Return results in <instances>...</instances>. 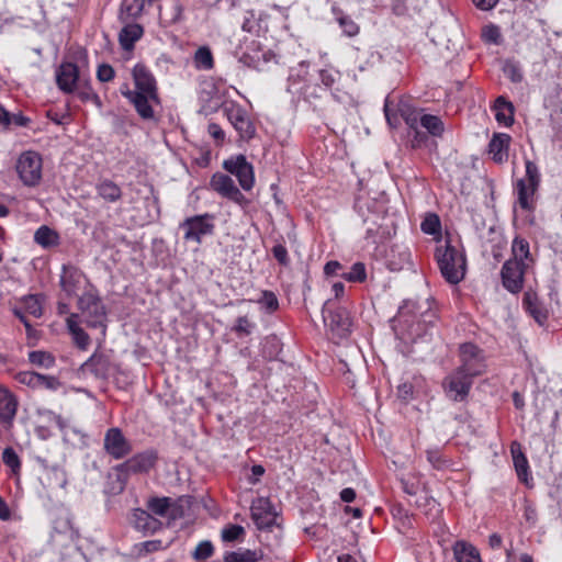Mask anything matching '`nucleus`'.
I'll list each match as a JSON object with an SVG mask.
<instances>
[{"label":"nucleus","instance_id":"nucleus-12","mask_svg":"<svg viewBox=\"0 0 562 562\" xmlns=\"http://www.w3.org/2000/svg\"><path fill=\"white\" fill-rule=\"evenodd\" d=\"M525 269V262L513 259L506 260L501 270L504 288L512 293H518L524 285Z\"/></svg>","mask_w":562,"mask_h":562},{"label":"nucleus","instance_id":"nucleus-6","mask_svg":"<svg viewBox=\"0 0 562 562\" xmlns=\"http://www.w3.org/2000/svg\"><path fill=\"white\" fill-rule=\"evenodd\" d=\"M213 218L214 216L209 213L187 217L180 224V228L184 231V240L200 245L203 236L213 234Z\"/></svg>","mask_w":562,"mask_h":562},{"label":"nucleus","instance_id":"nucleus-48","mask_svg":"<svg viewBox=\"0 0 562 562\" xmlns=\"http://www.w3.org/2000/svg\"><path fill=\"white\" fill-rule=\"evenodd\" d=\"M29 360L32 364L49 368L54 364V357L45 351L36 350L29 355Z\"/></svg>","mask_w":562,"mask_h":562},{"label":"nucleus","instance_id":"nucleus-58","mask_svg":"<svg viewBox=\"0 0 562 562\" xmlns=\"http://www.w3.org/2000/svg\"><path fill=\"white\" fill-rule=\"evenodd\" d=\"M20 381L29 385L37 386L41 383L42 374L35 372L21 373Z\"/></svg>","mask_w":562,"mask_h":562},{"label":"nucleus","instance_id":"nucleus-4","mask_svg":"<svg viewBox=\"0 0 562 562\" xmlns=\"http://www.w3.org/2000/svg\"><path fill=\"white\" fill-rule=\"evenodd\" d=\"M15 168L20 179L27 187L38 184L42 179V157L36 151L27 150L22 153Z\"/></svg>","mask_w":562,"mask_h":562},{"label":"nucleus","instance_id":"nucleus-35","mask_svg":"<svg viewBox=\"0 0 562 562\" xmlns=\"http://www.w3.org/2000/svg\"><path fill=\"white\" fill-rule=\"evenodd\" d=\"M262 553L256 550L245 549L226 552L223 557L224 562H258Z\"/></svg>","mask_w":562,"mask_h":562},{"label":"nucleus","instance_id":"nucleus-57","mask_svg":"<svg viewBox=\"0 0 562 562\" xmlns=\"http://www.w3.org/2000/svg\"><path fill=\"white\" fill-rule=\"evenodd\" d=\"M483 36L487 42L497 44L501 38L499 29L495 25L487 26L483 32Z\"/></svg>","mask_w":562,"mask_h":562},{"label":"nucleus","instance_id":"nucleus-38","mask_svg":"<svg viewBox=\"0 0 562 562\" xmlns=\"http://www.w3.org/2000/svg\"><path fill=\"white\" fill-rule=\"evenodd\" d=\"M333 12L337 15V22L345 35L349 37L358 35L360 27L350 16L345 15L342 11L336 7L333 8Z\"/></svg>","mask_w":562,"mask_h":562},{"label":"nucleus","instance_id":"nucleus-21","mask_svg":"<svg viewBox=\"0 0 562 562\" xmlns=\"http://www.w3.org/2000/svg\"><path fill=\"white\" fill-rule=\"evenodd\" d=\"M83 280L85 274L79 268L72 265L63 266L59 284L67 296L75 295Z\"/></svg>","mask_w":562,"mask_h":562},{"label":"nucleus","instance_id":"nucleus-30","mask_svg":"<svg viewBox=\"0 0 562 562\" xmlns=\"http://www.w3.org/2000/svg\"><path fill=\"white\" fill-rule=\"evenodd\" d=\"M462 364L458 368L472 375H477V370L471 367V361L481 356V350L473 344H463L460 347Z\"/></svg>","mask_w":562,"mask_h":562},{"label":"nucleus","instance_id":"nucleus-40","mask_svg":"<svg viewBox=\"0 0 562 562\" xmlns=\"http://www.w3.org/2000/svg\"><path fill=\"white\" fill-rule=\"evenodd\" d=\"M420 125L427 130V132L434 136H441L443 133V123L436 116L430 114H423L419 119Z\"/></svg>","mask_w":562,"mask_h":562},{"label":"nucleus","instance_id":"nucleus-31","mask_svg":"<svg viewBox=\"0 0 562 562\" xmlns=\"http://www.w3.org/2000/svg\"><path fill=\"white\" fill-rule=\"evenodd\" d=\"M145 0H123L120 9V20L127 23L137 19L144 10Z\"/></svg>","mask_w":562,"mask_h":562},{"label":"nucleus","instance_id":"nucleus-44","mask_svg":"<svg viewBox=\"0 0 562 562\" xmlns=\"http://www.w3.org/2000/svg\"><path fill=\"white\" fill-rule=\"evenodd\" d=\"M22 308L29 315L41 317L43 314L42 304L36 295H27L22 299Z\"/></svg>","mask_w":562,"mask_h":562},{"label":"nucleus","instance_id":"nucleus-34","mask_svg":"<svg viewBox=\"0 0 562 562\" xmlns=\"http://www.w3.org/2000/svg\"><path fill=\"white\" fill-rule=\"evenodd\" d=\"M510 452L513 456L514 465L517 472V475L520 480H527L528 472V460L524 452L521 451V447L518 442L514 441L510 446Z\"/></svg>","mask_w":562,"mask_h":562},{"label":"nucleus","instance_id":"nucleus-13","mask_svg":"<svg viewBox=\"0 0 562 562\" xmlns=\"http://www.w3.org/2000/svg\"><path fill=\"white\" fill-rule=\"evenodd\" d=\"M105 452L115 460L125 458L132 452L130 441L124 437L120 428L113 427L106 430L103 439Z\"/></svg>","mask_w":562,"mask_h":562},{"label":"nucleus","instance_id":"nucleus-62","mask_svg":"<svg viewBox=\"0 0 562 562\" xmlns=\"http://www.w3.org/2000/svg\"><path fill=\"white\" fill-rule=\"evenodd\" d=\"M392 12L398 16L405 15L407 12V7L405 4V0H393Z\"/></svg>","mask_w":562,"mask_h":562},{"label":"nucleus","instance_id":"nucleus-63","mask_svg":"<svg viewBox=\"0 0 562 562\" xmlns=\"http://www.w3.org/2000/svg\"><path fill=\"white\" fill-rule=\"evenodd\" d=\"M78 97L82 101H89L93 100L95 102H99V97L97 93H94L90 88H85L78 91Z\"/></svg>","mask_w":562,"mask_h":562},{"label":"nucleus","instance_id":"nucleus-46","mask_svg":"<svg viewBox=\"0 0 562 562\" xmlns=\"http://www.w3.org/2000/svg\"><path fill=\"white\" fill-rule=\"evenodd\" d=\"M427 460L436 470L442 471L449 469L452 465L451 461L447 459L439 450H428Z\"/></svg>","mask_w":562,"mask_h":562},{"label":"nucleus","instance_id":"nucleus-16","mask_svg":"<svg viewBox=\"0 0 562 562\" xmlns=\"http://www.w3.org/2000/svg\"><path fill=\"white\" fill-rule=\"evenodd\" d=\"M251 518L259 529H269L276 524V513L269 498L258 497L250 506Z\"/></svg>","mask_w":562,"mask_h":562},{"label":"nucleus","instance_id":"nucleus-37","mask_svg":"<svg viewBox=\"0 0 562 562\" xmlns=\"http://www.w3.org/2000/svg\"><path fill=\"white\" fill-rule=\"evenodd\" d=\"M524 304L530 315L539 323L543 324L547 319V313L541 308L538 303L536 294L526 293L524 296Z\"/></svg>","mask_w":562,"mask_h":562},{"label":"nucleus","instance_id":"nucleus-45","mask_svg":"<svg viewBox=\"0 0 562 562\" xmlns=\"http://www.w3.org/2000/svg\"><path fill=\"white\" fill-rule=\"evenodd\" d=\"M341 277L349 282H363L367 279L366 266L362 262H356L348 272L341 273Z\"/></svg>","mask_w":562,"mask_h":562},{"label":"nucleus","instance_id":"nucleus-5","mask_svg":"<svg viewBox=\"0 0 562 562\" xmlns=\"http://www.w3.org/2000/svg\"><path fill=\"white\" fill-rule=\"evenodd\" d=\"M355 209L362 216L363 223L370 222L366 231V239L378 244L390 236V233L383 229L382 224L379 223V220H383V217L370 211V202L368 199L358 198L355 202Z\"/></svg>","mask_w":562,"mask_h":562},{"label":"nucleus","instance_id":"nucleus-32","mask_svg":"<svg viewBox=\"0 0 562 562\" xmlns=\"http://www.w3.org/2000/svg\"><path fill=\"white\" fill-rule=\"evenodd\" d=\"M95 189L98 194L106 202L114 203L122 198L121 188L112 180L105 179L100 181Z\"/></svg>","mask_w":562,"mask_h":562},{"label":"nucleus","instance_id":"nucleus-53","mask_svg":"<svg viewBox=\"0 0 562 562\" xmlns=\"http://www.w3.org/2000/svg\"><path fill=\"white\" fill-rule=\"evenodd\" d=\"M254 328V324H251L247 316H239L236 319V324L233 327V330L241 336V335H250L251 330Z\"/></svg>","mask_w":562,"mask_h":562},{"label":"nucleus","instance_id":"nucleus-54","mask_svg":"<svg viewBox=\"0 0 562 562\" xmlns=\"http://www.w3.org/2000/svg\"><path fill=\"white\" fill-rule=\"evenodd\" d=\"M114 77H115V71L111 65L102 64L98 67L97 78L101 82H109V81L113 80Z\"/></svg>","mask_w":562,"mask_h":562},{"label":"nucleus","instance_id":"nucleus-47","mask_svg":"<svg viewBox=\"0 0 562 562\" xmlns=\"http://www.w3.org/2000/svg\"><path fill=\"white\" fill-rule=\"evenodd\" d=\"M420 228L428 235L439 234L441 229L439 216L437 214L429 213L422 222Z\"/></svg>","mask_w":562,"mask_h":562},{"label":"nucleus","instance_id":"nucleus-28","mask_svg":"<svg viewBox=\"0 0 562 562\" xmlns=\"http://www.w3.org/2000/svg\"><path fill=\"white\" fill-rule=\"evenodd\" d=\"M143 32L142 25L127 22L119 34V42L122 48L131 50L135 42L142 37Z\"/></svg>","mask_w":562,"mask_h":562},{"label":"nucleus","instance_id":"nucleus-29","mask_svg":"<svg viewBox=\"0 0 562 562\" xmlns=\"http://www.w3.org/2000/svg\"><path fill=\"white\" fill-rule=\"evenodd\" d=\"M78 314H70L67 318V328L69 333L72 335L75 344L81 350H86L90 344L89 335L79 326L78 324Z\"/></svg>","mask_w":562,"mask_h":562},{"label":"nucleus","instance_id":"nucleus-60","mask_svg":"<svg viewBox=\"0 0 562 562\" xmlns=\"http://www.w3.org/2000/svg\"><path fill=\"white\" fill-rule=\"evenodd\" d=\"M413 394V386L408 383H403L397 387V395L400 398L406 401L411 398Z\"/></svg>","mask_w":562,"mask_h":562},{"label":"nucleus","instance_id":"nucleus-22","mask_svg":"<svg viewBox=\"0 0 562 562\" xmlns=\"http://www.w3.org/2000/svg\"><path fill=\"white\" fill-rule=\"evenodd\" d=\"M80 369L83 373H90L98 379H106L110 374L111 361L108 356L94 352Z\"/></svg>","mask_w":562,"mask_h":562},{"label":"nucleus","instance_id":"nucleus-26","mask_svg":"<svg viewBox=\"0 0 562 562\" xmlns=\"http://www.w3.org/2000/svg\"><path fill=\"white\" fill-rule=\"evenodd\" d=\"M453 558L457 562H482L479 550L465 540H458L452 546Z\"/></svg>","mask_w":562,"mask_h":562},{"label":"nucleus","instance_id":"nucleus-25","mask_svg":"<svg viewBox=\"0 0 562 562\" xmlns=\"http://www.w3.org/2000/svg\"><path fill=\"white\" fill-rule=\"evenodd\" d=\"M512 137L505 133H495L488 144V153L495 162L502 164L508 158Z\"/></svg>","mask_w":562,"mask_h":562},{"label":"nucleus","instance_id":"nucleus-61","mask_svg":"<svg viewBox=\"0 0 562 562\" xmlns=\"http://www.w3.org/2000/svg\"><path fill=\"white\" fill-rule=\"evenodd\" d=\"M342 269V266L338 261H328L324 267V272L326 276H335L338 273L339 270Z\"/></svg>","mask_w":562,"mask_h":562},{"label":"nucleus","instance_id":"nucleus-39","mask_svg":"<svg viewBox=\"0 0 562 562\" xmlns=\"http://www.w3.org/2000/svg\"><path fill=\"white\" fill-rule=\"evenodd\" d=\"M513 260L524 262L530 258V247L527 239L516 236L512 244Z\"/></svg>","mask_w":562,"mask_h":562},{"label":"nucleus","instance_id":"nucleus-7","mask_svg":"<svg viewBox=\"0 0 562 562\" xmlns=\"http://www.w3.org/2000/svg\"><path fill=\"white\" fill-rule=\"evenodd\" d=\"M472 375L465 371L457 369L443 381V387L449 398L454 402H463L469 395L472 386Z\"/></svg>","mask_w":562,"mask_h":562},{"label":"nucleus","instance_id":"nucleus-52","mask_svg":"<svg viewBox=\"0 0 562 562\" xmlns=\"http://www.w3.org/2000/svg\"><path fill=\"white\" fill-rule=\"evenodd\" d=\"M259 303L269 313L276 312L279 307V301L272 291H263Z\"/></svg>","mask_w":562,"mask_h":562},{"label":"nucleus","instance_id":"nucleus-42","mask_svg":"<svg viewBox=\"0 0 562 562\" xmlns=\"http://www.w3.org/2000/svg\"><path fill=\"white\" fill-rule=\"evenodd\" d=\"M398 111L401 113V116L404 119L406 124L415 131L416 136L419 135V132L417 131V126L420 119V113L417 110H412L408 104L402 103L398 108Z\"/></svg>","mask_w":562,"mask_h":562},{"label":"nucleus","instance_id":"nucleus-24","mask_svg":"<svg viewBox=\"0 0 562 562\" xmlns=\"http://www.w3.org/2000/svg\"><path fill=\"white\" fill-rule=\"evenodd\" d=\"M18 411V400L14 394L3 385H0V422L11 425Z\"/></svg>","mask_w":562,"mask_h":562},{"label":"nucleus","instance_id":"nucleus-51","mask_svg":"<svg viewBox=\"0 0 562 562\" xmlns=\"http://www.w3.org/2000/svg\"><path fill=\"white\" fill-rule=\"evenodd\" d=\"M2 461L13 472H16L20 469V467H21L20 458L16 454V452L14 451V449L11 448V447H7L3 450V452H2Z\"/></svg>","mask_w":562,"mask_h":562},{"label":"nucleus","instance_id":"nucleus-17","mask_svg":"<svg viewBox=\"0 0 562 562\" xmlns=\"http://www.w3.org/2000/svg\"><path fill=\"white\" fill-rule=\"evenodd\" d=\"M156 454L151 451H145L134 457L130 458L125 462L115 467V470L119 473H124L127 475L128 473H143L148 472L156 462Z\"/></svg>","mask_w":562,"mask_h":562},{"label":"nucleus","instance_id":"nucleus-50","mask_svg":"<svg viewBox=\"0 0 562 562\" xmlns=\"http://www.w3.org/2000/svg\"><path fill=\"white\" fill-rule=\"evenodd\" d=\"M503 71L505 76L515 83L521 82L524 78L520 66L513 60L505 61Z\"/></svg>","mask_w":562,"mask_h":562},{"label":"nucleus","instance_id":"nucleus-9","mask_svg":"<svg viewBox=\"0 0 562 562\" xmlns=\"http://www.w3.org/2000/svg\"><path fill=\"white\" fill-rule=\"evenodd\" d=\"M323 319L331 334L338 338H346L350 333L351 319L349 313L345 308L331 311L328 302L323 306Z\"/></svg>","mask_w":562,"mask_h":562},{"label":"nucleus","instance_id":"nucleus-3","mask_svg":"<svg viewBox=\"0 0 562 562\" xmlns=\"http://www.w3.org/2000/svg\"><path fill=\"white\" fill-rule=\"evenodd\" d=\"M78 310L82 321L91 328H100L104 336L106 330V311L99 295L86 292L78 299Z\"/></svg>","mask_w":562,"mask_h":562},{"label":"nucleus","instance_id":"nucleus-19","mask_svg":"<svg viewBox=\"0 0 562 562\" xmlns=\"http://www.w3.org/2000/svg\"><path fill=\"white\" fill-rule=\"evenodd\" d=\"M132 75L135 85L133 91L149 93V98L155 99V93H158L157 82L149 69L144 64H136Z\"/></svg>","mask_w":562,"mask_h":562},{"label":"nucleus","instance_id":"nucleus-8","mask_svg":"<svg viewBox=\"0 0 562 562\" xmlns=\"http://www.w3.org/2000/svg\"><path fill=\"white\" fill-rule=\"evenodd\" d=\"M409 317L420 318L425 323H430L435 317V312L431 308L430 300H406L398 310L396 317L397 323H408Z\"/></svg>","mask_w":562,"mask_h":562},{"label":"nucleus","instance_id":"nucleus-1","mask_svg":"<svg viewBox=\"0 0 562 562\" xmlns=\"http://www.w3.org/2000/svg\"><path fill=\"white\" fill-rule=\"evenodd\" d=\"M525 177L515 182L514 190L517 195V204L524 211L532 213L537 205L541 175L538 166L529 159L525 161Z\"/></svg>","mask_w":562,"mask_h":562},{"label":"nucleus","instance_id":"nucleus-64","mask_svg":"<svg viewBox=\"0 0 562 562\" xmlns=\"http://www.w3.org/2000/svg\"><path fill=\"white\" fill-rule=\"evenodd\" d=\"M321 81L326 86V87H331L335 81H336V76L335 74L328 71V70H322L321 74Z\"/></svg>","mask_w":562,"mask_h":562},{"label":"nucleus","instance_id":"nucleus-33","mask_svg":"<svg viewBox=\"0 0 562 562\" xmlns=\"http://www.w3.org/2000/svg\"><path fill=\"white\" fill-rule=\"evenodd\" d=\"M54 530L57 533L65 535L71 542H76L80 538L79 530L75 528L72 520L68 516H60L55 520Z\"/></svg>","mask_w":562,"mask_h":562},{"label":"nucleus","instance_id":"nucleus-41","mask_svg":"<svg viewBox=\"0 0 562 562\" xmlns=\"http://www.w3.org/2000/svg\"><path fill=\"white\" fill-rule=\"evenodd\" d=\"M194 64L196 68L205 70L212 69L214 66V59L211 49L206 46L198 48L194 54Z\"/></svg>","mask_w":562,"mask_h":562},{"label":"nucleus","instance_id":"nucleus-27","mask_svg":"<svg viewBox=\"0 0 562 562\" xmlns=\"http://www.w3.org/2000/svg\"><path fill=\"white\" fill-rule=\"evenodd\" d=\"M493 110L499 124L510 126L514 123V105L505 97L501 95L495 100Z\"/></svg>","mask_w":562,"mask_h":562},{"label":"nucleus","instance_id":"nucleus-10","mask_svg":"<svg viewBox=\"0 0 562 562\" xmlns=\"http://www.w3.org/2000/svg\"><path fill=\"white\" fill-rule=\"evenodd\" d=\"M121 93L134 105L135 111L143 120H153L155 117L153 105L160 102L158 93H155V99H151L149 93L132 91L126 83L121 87Z\"/></svg>","mask_w":562,"mask_h":562},{"label":"nucleus","instance_id":"nucleus-36","mask_svg":"<svg viewBox=\"0 0 562 562\" xmlns=\"http://www.w3.org/2000/svg\"><path fill=\"white\" fill-rule=\"evenodd\" d=\"M34 240L36 244L44 248L58 244V235L55 231L46 225L41 226L34 234Z\"/></svg>","mask_w":562,"mask_h":562},{"label":"nucleus","instance_id":"nucleus-23","mask_svg":"<svg viewBox=\"0 0 562 562\" xmlns=\"http://www.w3.org/2000/svg\"><path fill=\"white\" fill-rule=\"evenodd\" d=\"M79 79L78 66L74 63H64L60 65L56 74V82L58 88L70 93L75 90V87Z\"/></svg>","mask_w":562,"mask_h":562},{"label":"nucleus","instance_id":"nucleus-14","mask_svg":"<svg viewBox=\"0 0 562 562\" xmlns=\"http://www.w3.org/2000/svg\"><path fill=\"white\" fill-rule=\"evenodd\" d=\"M223 167L226 171L237 177L240 187L249 191L255 182L254 168L251 164L246 160V157L238 155L224 161Z\"/></svg>","mask_w":562,"mask_h":562},{"label":"nucleus","instance_id":"nucleus-55","mask_svg":"<svg viewBox=\"0 0 562 562\" xmlns=\"http://www.w3.org/2000/svg\"><path fill=\"white\" fill-rule=\"evenodd\" d=\"M162 548L161 540H148L145 542H142L139 544L138 553L139 554H147L151 552H156Z\"/></svg>","mask_w":562,"mask_h":562},{"label":"nucleus","instance_id":"nucleus-2","mask_svg":"<svg viewBox=\"0 0 562 562\" xmlns=\"http://www.w3.org/2000/svg\"><path fill=\"white\" fill-rule=\"evenodd\" d=\"M436 259L445 280L458 284L465 274V257L450 241L436 249Z\"/></svg>","mask_w":562,"mask_h":562},{"label":"nucleus","instance_id":"nucleus-11","mask_svg":"<svg viewBox=\"0 0 562 562\" xmlns=\"http://www.w3.org/2000/svg\"><path fill=\"white\" fill-rule=\"evenodd\" d=\"M210 186L212 190L243 207L249 204V200L235 186L234 180L225 173H214L211 178Z\"/></svg>","mask_w":562,"mask_h":562},{"label":"nucleus","instance_id":"nucleus-20","mask_svg":"<svg viewBox=\"0 0 562 562\" xmlns=\"http://www.w3.org/2000/svg\"><path fill=\"white\" fill-rule=\"evenodd\" d=\"M133 527L144 536L153 535L162 528V522L148 510L135 508L132 513Z\"/></svg>","mask_w":562,"mask_h":562},{"label":"nucleus","instance_id":"nucleus-15","mask_svg":"<svg viewBox=\"0 0 562 562\" xmlns=\"http://www.w3.org/2000/svg\"><path fill=\"white\" fill-rule=\"evenodd\" d=\"M224 112L241 138L250 139L255 136V125L241 106L231 103L224 108Z\"/></svg>","mask_w":562,"mask_h":562},{"label":"nucleus","instance_id":"nucleus-49","mask_svg":"<svg viewBox=\"0 0 562 562\" xmlns=\"http://www.w3.org/2000/svg\"><path fill=\"white\" fill-rule=\"evenodd\" d=\"M214 553V547L211 541H201L192 552V558L196 561H205Z\"/></svg>","mask_w":562,"mask_h":562},{"label":"nucleus","instance_id":"nucleus-18","mask_svg":"<svg viewBox=\"0 0 562 562\" xmlns=\"http://www.w3.org/2000/svg\"><path fill=\"white\" fill-rule=\"evenodd\" d=\"M146 505L148 512L160 517L169 516L175 520L183 516L182 507L170 497H150Z\"/></svg>","mask_w":562,"mask_h":562},{"label":"nucleus","instance_id":"nucleus-56","mask_svg":"<svg viewBox=\"0 0 562 562\" xmlns=\"http://www.w3.org/2000/svg\"><path fill=\"white\" fill-rule=\"evenodd\" d=\"M271 251L279 263L283 266H286L289 263L288 250L282 244L273 246Z\"/></svg>","mask_w":562,"mask_h":562},{"label":"nucleus","instance_id":"nucleus-59","mask_svg":"<svg viewBox=\"0 0 562 562\" xmlns=\"http://www.w3.org/2000/svg\"><path fill=\"white\" fill-rule=\"evenodd\" d=\"M207 132L217 142H223L225 138L224 131L216 123H210L207 126Z\"/></svg>","mask_w":562,"mask_h":562},{"label":"nucleus","instance_id":"nucleus-43","mask_svg":"<svg viewBox=\"0 0 562 562\" xmlns=\"http://www.w3.org/2000/svg\"><path fill=\"white\" fill-rule=\"evenodd\" d=\"M245 528L240 525H227L222 529V540L224 542L243 541L245 537Z\"/></svg>","mask_w":562,"mask_h":562}]
</instances>
